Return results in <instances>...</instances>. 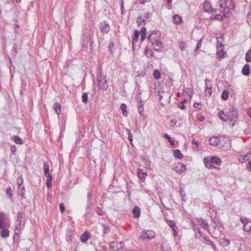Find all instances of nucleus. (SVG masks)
<instances>
[{"label": "nucleus", "instance_id": "1", "mask_svg": "<svg viewBox=\"0 0 251 251\" xmlns=\"http://www.w3.org/2000/svg\"><path fill=\"white\" fill-rule=\"evenodd\" d=\"M228 121L233 126L238 118V109L234 106L229 108V111L227 113Z\"/></svg>", "mask_w": 251, "mask_h": 251}, {"label": "nucleus", "instance_id": "2", "mask_svg": "<svg viewBox=\"0 0 251 251\" xmlns=\"http://www.w3.org/2000/svg\"><path fill=\"white\" fill-rule=\"evenodd\" d=\"M44 174L47 177L46 181L47 186L50 188L51 186L52 177L49 173V166L47 163H45L44 164Z\"/></svg>", "mask_w": 251, "mask_h": 251}, {"label": "nucleus", "instance_id": "3", "mask_svg": "<svg viewBox=\"0 0 251 251\" xmlns=\"http://www.w3.org/2000/svg\"><path fill=\"white\" fill-rule=\"evenodd\" d=\"M98 79L99 81L98 87L100 89L106 90L108 88V84L106 77L104 76L100 75H98Z\"/></svg>", "mask_w": 251, "mask_h": 251}, {"label": "nucleus", "instance_id": "4", "mask_svg": "<svg viewBox=\"0 0 251 251\" xmlns=\"http://www.w3.org/2000/svg\"><path fill=\"white\" fill-rule=\"evenodd\" d=\"M124 244L121 242H111V251H123Z\"/></svg>", "mask_w": 251, "mask_h": 251}, {"label": "nucleus", "instance_id": "5", "mask_svg": "<svg viewBox=\"0 0 251 251\" xmlns=\"http://www.w3.org/2000/svg\"><path fill=\"white\" fill-rule=\"evenodd\" d=\"M155 236V232L151 230H149L145 231L144 234L140 236V239L144 240L146 238L148 239H151L154 238Z\"/></svg>", "mask_w": 251, "mask_h": 251}, {"label": "nucleus", "instance_id": "6", "mask_svg": "<svg viewBox=\"0 0 251 251\" xmlns=\"http://www.w3.org/2000/svg\"><path fill=\"white\" fill-rule=\"evenodd\" d=\"M100 29L101 32L107 33L110 30V26L107 22L104 21L100 25Z\"/></svg>", "mask_w": 251, "mask_h": 251}, {"label": "nucleus", "instance_id": "7", "mask_svg": "<svg viewBox=\"0 0 251 251\" xmlns=\"http://www.w3.org/2000/svg\"><path fill=\"white\" fill-rule=\"evenodd\" d=\"M174 170L177 173L180 174L184 172L186 170L185 166L181 163H177L174 164Z\"/></svg>", "mask_w": 251, "mask_h": 251}, {"label": "nucleus", "instance_id": "8", "mask_svg": "<svg viewBox=\"0 0 251 251\" xmlns=\"http://www.w3.org/2000/svg\"><path fill=\"white\" fill-rule=\"evenodd\" d=\"M150 41L152 43L155 50H159L162 48V43L157 39L155 38L150 40Z\"/></svg>", "mask_w": 251, "mask_h": 251}, {"label": "nucleus", "instance_id": "9", "mask_svg": "<svg viewBox=\"0 0 251 251\" xmlns=\"http://www.w3.org/2000/svg\"><path fill=\"white\" fill-rule=\"evenodd\" d=\"M167 223L169 226L174 231V235L175 236H177V232L176 230L178 229L176 227L175 222L174 221L168 220H167Z\"/></svg>", "mask_w": 251, "mask_h": 251}, {"label": "nucleus", "instance_id": "10", "mask_svg": "<svg viewBox=\"0 0 251 251\" xmlns=\"http://www.w3.org/2000/svg\"><path fill=\"white\" fill-rule=\"evenodd\" d=\"M197 221L203 229L209 230L208 224L205 220L202 218H200L197 219Z\"/></svg>", "mask_w": 251, "mask_h": 251}, {"label": "nucleus", "instance_id": "11", "mask_svg": "<svg viewBox=\"0 0 251 251\" xmlns=\"http://www.w3.org/2000/svg\"><path fill=\"white\" fill-rule=\"evenodd\" d=\"M220 139L218 136H213L209 139V144L216 146L220 143Z\"/></svg>", "mask_w": 251, "mask_h": 251}, {"label": "nucleus", "instance_id": "12", "mask_svg": "<svg viewBox=\"0 0 251 251\" xmlns=\"http://www.w3.org/2000/svg\"><path fill=\"white\" fill-rule=\"evenodd\" d=\"M137 174L140 180L142 182H144L147 176L146 172L143 171L142 169H138L137 170Z\"/></svg>", "mask_w": 251, "mask_h": 251}, {"label": "nucleus", "instance_id": "13", "mask_svg": "<svg viewBox=\"0 0 251 251\" xmlns=\"http://www.w3.org/2000/svg\"><path fill=\"white\" fill-rule=\"evenodd\" d=\"M242 72L244 75H249L251 73L250 66L248 64H245L242 68Z\"/></svg>", "mask_w": 251, "mask_h": 251}, {"label": "nucleus", "instance_id": "14", "mask_svg": "<svg viewBox=\"0 0 251 251\" xmlns=\"http://www.w3.org/2000/svg\"><path fill=\"white\" fill-rule=\"evenodd\" d=\"M91 237L90 233L89 232L85 231L84 232L80 238L81 241L82 243H86V241Z\"/></svg>", "mask_w": 251, "mask_h": 251}, {"label": "nucleus", "instance_id": "15", "mask_svg": "<svg viewBox=\"0 0 251 251\" xmlns=\"http://www.w3.org/2000/svg\"><path fill=\"white\" fill-rule=\"evenodd\" d=\"M0 236L1 237L6 238L9 237V230L4 227L0 228Z\"/></svg>", "mask_w": 251, "mask_h": 251}, {"label": "nucleus", "instance_id": "16", "mask_svg": "<svg viewBox=\"0 0 251 251\" xmlns=\"http://www.w3.org/2000/svg\"><path fill=\"white\" fill-rule=\"evenodd\" d=\"M210 159L211 162L214 164L220 165L222 164V160L218 157L212 156Z\"/></svg>", "mask_w": 251, "mask_h": 251}, {"label": "nucleus", "instance_id": "17", "mask_svg": "<svg viewBox=\"0 0 251 251\" xmlns=\"http://www.w3.org/2000/svg\"><path fill=\"white\" fill-rule=\"evenodd\" d=\"M140 208L138 206H135L132 211L134 217L135 218H138L140 215Z\"/></svg>", "mask_w": 251, "mask_h": 251}, {"label": "nucleus", "instance_id": "18", "mask_svg": "<svg viewBox=\"0 0 251 251\" xmlns=\"http://www.w3.org/2000/svg\"><path fill=\"white\" fill-rule=\"evenodd\" d=\"M53 109L57 114L61 113V105L59 103L55 102L53 105Z\"/></svg>", "mask_w": 251, "mask_h": 251}, {"label": "nucleus", "instance_id": "19", "mask_svg": "<svg viewBox=\"0 0 251 251\" xmlns=\"http://www.w3.org/2000/svg\"><path fill=\"white\" fill-rule=\"evenodd\" d=\"M25 188L24 186H18V194L20 196H21L23 198H25Z\"/></svg>", "mask_w": 251, "mask_h": 251}, {"label": "nucleus", "instance_id": "20", "mask_svg": "<svg viewBox=\"0 0 251 251\" xmlns=\"http://www.w3.org/2000/svg\"><path fill=\"white\" fill-rule=\"evenodd\" d=\"M174 156L175 158L181 159L182 158L183 155L179 150H175L173 151Z\"/></svg>", "mask_w": 251, "mask_h": 251}, {"label": "nucleus", "instance_id": "21", "mask_svg": "<svg viewBox=\"0 0 251 251\" xmlns=\"http://www.w3.org/2000/svg\"><path fill=\"white\" fill-rule=\"evenodd\" d=\"M243 230L246 232H250L251 231V221H248L246 224L244 225Z\"/></svg>", "mask_w": 251, "mask_h": 251}, {"label": "nucleus", "instance_id": "22", "mask_svg": "<svg viewBox=\"0 0 251 251\" xmlns=\"http://www.w3.org/2000/svg\"><path fill=\"white\" fill-rule=\"evenodd\" d=\"M219 116L222 121L224 122L228 121L227 114H225L224 111H221L219 113Z\"/></svg>", "mask_w": 251, "mask_h": 251}, {"label": "nucleus", "instance_id": "23", "mask_svg": "<svg viewBox=\"0 0 251 251\" xmlns=\"http://www.w3.org/2000/svg\"><path fill=\"white\" fill-rule=\"evenodd\" d=\"M203 162L206 168L208 169H211L214 168L215 167L213 165V163L211 162V159L207 160L205 158L203 160Z\"/></svg>", "mask_w": 251, "mask_h": 251}, {"label": "nucleus", "instance_id": "24", "mask_svg": "<svg viewBox=\"0 0 251 251\" xmlns=\"http://www.w3.org/2000/svg\"><path fill=\"white\" fill-rule=\"evenodd\" d=\"M139 35H140V32L137 30H135L134 33V37H133V38L132 41V44H133V46H134V42L138 41Z\"/></svg>", "mask_w": 251, "mask_h": 251}, {"label": "nucleus", "instance_id": "25", "mask_svg": "<svg viewBox=\"0 0 251 251\" xmlns=\"http://www.w3.org/2000/svg\"><path fill=\"white\" fill-rule=\"evenodd\" d=\"M211 5L208 2H205L203 5V8L204 11L206 12H208V11H210V9H211Z\"/></svg>", "mask_w": 251, "mask_h": 251}, {"label": "nucleus", "instance_id": "26", "mask_svg": "<svg viewBox=\"0 0 251 251\" xmlns=\"http://www.w3.org/2000/svg\"><path fill=\"white\" fill-rule=\"evenodd\" d=\"M173 20L174 23L177 24H180L181 23L182 18L181 17L178 15H175L173 16Z\"/></svg>", "mask_w": 251, "mask_h": 251}, {"label": "nucleus", "instance_id": "27", "mask_svg": "<svg viewBox=\"0 0 251 251\" xmlns=\"http://www.w3.org/2000/svg\"><path fill=\"white\" fill-rule=\"evenodd\" d=\"M121 109L122 110L123 115L126 117L128 115V112L126 110V105L125 103H122L121 105Z\"/></svg>", "mask_w": 251, "mask_h": 251}, {"label": "nucleus", "instance_id": "28", "mask_svg": "<svg viewBox=\"0 0 251 251\" xmlns=\"http://www.w3.org/2000/svg\"><path fill=\"white\" fill-rule=\"evenodd\" d=\"M180 195L181 197L182 201H185L186 193L184 190V188L182 187L181 186H180Z\"/></svg>", "mask_w": 251, "mask_h": 251}, {"label": "nucleus", "instance_id": "29", "mask_svg": "<svg viewBox=\"0 0 251 251\" xmlns=\"http://www.w3.org/2000/svg\"><path fill=\"white\" fill-rule=\"evenodd\" d=\"M245 60L247 62H251V50H249L245 55Z\"/></svg>", "mask_w": 251, "mask_h": 251}, {"label": "nucleus", "instance_id": "30", "mask_svg": "<svg viewBox=\"0 0 251 251\" xmlns=\"http://www.w3.org/2000/svg\"><path fill=\"white\" fill-rule=\"evenodd\" d=\"M186 93L190 98H192L194 93V91L192 89L189 88H185L184 89L183 93Z\"/></svg>", "mask_w": 251, "mask_h": 251}, {"label": "nucleus", "instance_id": "31", "mask_svg": "<svg viewBox=\"0 0 251 251\" xmlns=\"http://www.w3.org/2000/svg\"><path fill=\"white\" fill-rule=\"evenodd\" d=\"M145 53L148 57H151L153 56V51L148 47H146L145 50Z\"/></svg>", "mask_w": 251, "mask_h": 251}, {"label": "nucleus", "instance_id": "32", "mask_svg": "<svg viewBox=\"0 0 251 251\" xmlns=\"http://www.w3.org/2000/svg\"><path fill=\"white\" fill-rule=\"evenodd\" d=\"M202 238L205 240V242H207L208 244L210 245L213 247L215 246L214 243L210 239L208 236H204L202 237Z\"/></svg>", "mask_w": 251, "mask_h": 251}, {"label": "nucleus", "instance_id": "33", "mask_svg": "<svg viewBox=\"0 0 251 251\" xmlns=\"http://www.w3.org/2000/svg\"><path fill=\"white\" fill-rule=\"evenodd\" d=\"M164 137L168 140V141L170 143V144L172 146L175 145V141L174 140H172L171 137L167 133H165L164 134Z\"/></svg>", "mask_w": 251, "mask_h": 251}, {"label": "nucleus", "instance_id": "34", "mask_svg": "<svg viewBox=\"0 0 251 251\" xmlns=\"http://www.w3.org/2000/svg\"><path fill=\"white\" fill-rule=\"evenodd\" d=\"M229 91L227 90H224L222 94V99L223 100H226L228 99Z\"/></svg>", "mask_w": 251, "mask_h": 251}, {"label": "nucleus", "instance_id": "35", "mask_svg": "<svg viewBox=\"0 0 251 251\" xmlns=\"http://www.w3.org/2000/svg\"><path fill=\"white\" fill-rule=\"evenodd\" d=\"M226 0H218V3L220 8H223L226 5Z\"/></svg>", "mask_w": 251, "mask_h": 251}, {"label": "nucleus", "instance_id": "36", "mask_svg": "<svg viewBox=\"0 0 251 251\" xmlns=\"http://www.w3.org/2000/svg\"><path fill=\"white\" fill-rule=\"evenodd\" d=\"M161 248L163 251H172V250L171 248L169 247L166 244L163 243L161 246Z\"/></svg>", "mask_w": 251, "mask_h": 251}, {"label": "nucleus", "instance_id": "37", "mask_svg": "<svg viewBox=\"0 0 251 251\" xmlns=\"http://www.w3.org/2000/svg\"><path fill=\"white\" fill-rule=\"evenodd\" d=\"M222 9H223V16L224 17H226V15L229 13L230 11V8L226 5L225 7H224Z\"/></svg>", "mask_w": 251, "mask_h": 251}, {"label": "nucleus", "instance_id": "38", "mask_svg": "<svg viewBox=\"0 0 251 251\" xmlns=\"http://www.w3.org/2000/svg\"><path fill=\"white\" fill-rule=\"evenodd\" d=\"M81 99H82V101L84 103H86L88 102V94L86 92L82 94Z\"/></svg>", "mask_w": 251, "mask_h": 251}, {"label": "nucleus", "instance_id": "39", "mask_svg": "<svg viewBox=\"0 0 251 251\" xmlns=\"http://www.w3.org/2000/svg\"><path fill=\"white\" fill-rule=\"evenodd\" d=\"M102 226L103 233L104 234H107L110 231L109 226L106 225L104 224H102Z\"/></svg>", "mask_w": 251, "mask_h": 251}, {"label": "nucleus", "instance_id": "40", "mask_svg": "<svg viewBox=\"0 0 251 251\" xmlns=\"http://www.w3.org/2000/svg\"><path fill=\"white\" fill-rule=\"evenodd\" d=\"M14 138V142L17 143V144H22L23 143V141H22V139L19 137L18 136H14L13 137Z\"/></svg>", "mask_w": 251, "mask_h": 251}, {"label": "nucleus", "instance_id": "41", "mask_svg": "<svg viewBox=\"0 0 251 251\" xmlns=\"http://www.w3.org/2000/svg\"><path fill=\"white\" fill-rule=\"evenodd\" d=\"M212 88L211 81L209 79H206L205 80V89Z\"/></svg>", "mask_w": 251, "mask_h": 251}, {"label": "nucleus", "instance_id": "42", "mask_svg": "<svg viewBox=\"0 0 251 251\" xmlns=\"http://www.w3.org/2000/svg\"><path fill=\"white\" fill-rule=\"evenodd\" d=\"M22 219L23 213L21 212L18 213L17 215V222L19 223V225H20V223H22Z\"/></svg>", "mask_w": 251, "mask_h": 251}, {"label": "nucleus", "instance_id": "43", "mask_svg": "<svg viewBox=\"0 0 251 251\" xmlns=\"http://www.w3.org/2000/svg\"><path fill=\"white\" fill-rule=\"evenodd\" d=\"M157 30L152 31L151 32V33L149 35V36L148 37V39L150 41V40H151L152 39L156 38L153 36L156 35V34H157Z\"/></svg>", "mask_w": 251, "mask_h": 251}, {"label": "nucleus", "instance_id": "44", "mask_svg": "<svg viewBox=\"0 0 251 251\" xmlns=\"http://www.w3.org/2000/svg\"><path fill=\"white\" fill-rule=\"evenodd\" d=\"M153 76L154 78L155 79H158L161 76V73L158 70H156L154 71L153 74Z\"/></svg>", "mask_w": 251, "mask_h": 251}, {"label": "nucleus", "instance_id": "45", "mask_svg": "<svg viewBox=\"0 0 251 251\" xmlns=\"http://www.w3.org/2000/svg\"><path fill=\"white\" fill-rule=\"evenodd\" d=\"M216 54L217 55L218 58H223L224 57V50H223V51H221L220 49L218 50L216 52Z\"/></svg>", "mask_w": 251, "mask_h": 251}, {"label": "nucleus", "instance_id": "46", "mask_svg": "<svg viewBox=\"0 0 251 251\" xmlns=\"http://www.w3.org/2000/svg\"><path fill=\"white\" fill-rule=\"evenodd\" d=\"M186 43L183 42H180L179 43V48L181 51H184L186 48Z\"/></svg>", "mask_w": 251, "mask_h": 251}, {"label": "nucleus", "instance_id": "47", "mask_svg": "<svg viewBox=\"0 0 251 251\" xmlns=\"http://www.w3.org/2000/svg\"><path fill=\"white\" fill-rule=\"evenodd\" d=\"M204 93L206 96L210 97L212 94V88L205 89Z\"/></svg>", "mask_w": 251, "mask_h": 251}, {"label": "nucleus", "instance_id": "48", "mask_svg": "<svg viewBox=\"0 0 251 251\" xmlns=\"http://www.w3.org/2000/svg\"><path fill=\"white\" fill-rule=\"evenodd\" d=\"M137 23H138V25H140L143 23L144 25H146V22L145 20H142L141 16H139L137 18Z\"/></svg>", "mask_w": 251, "mask_h": 251}, {"label": "nucleus", "instance_id": "49", "mask_svg": "<svg viewBox=\"0 0 251 251\" xmlns=\"http://www.w3.org/2000/svg\"><path fill=\"white\" fill-rule=\"evenodd\" d=\"M6 193L10 198H11L13 196L12 189L10 187L7 188L6 190Z\"/></svg>", "mask_w": 251, "mask_h": 251}, {"label": "nucleus", "instance_id": "50", "mask_svg": "<svg viewBox=\"0 0 251 251\" xmlns=\"http://www.w3.org/2000/svg\"><path fill=\"white\" fill-rule=\"evenodd\" d=\"M217 50L220 49L221 51H223V45L222 43L221 42H220L219 40H217Z\"/></svg>", "mask_w": 251, "mask_h": 251}, {"label": "nucleus", "instance_id": "51", "mask_svg": "<svg viewBox=\"0 0 251 251\" xmlns=\"http://www.w3.org/2000/svg\"><path fill=\"white\" fill-rule=\"evenodd\" d=\"M17 184L18 185V186H23V178L21 177H18L17 179Z\"/></svg>", "mask_w": 251, "mask_h": 251}, {"label": "nucleus", "instance_id": "52", "mask_svg": "<svg viewBox=\"0 0 251 251\" xmlns=\"http://www.w3.org/2000/svg\"><path fill=\"white\" fill-rule=\"evenodd\" d=\"M215 19H216V20H217L223 21V16L220 14H217L215 15Z\"/></svg>", "mask_w": 251, "mask_h": 251}, {"label": "nucleus", "instance_id": "53", "mask_svg": "<svg viewBox=\"0 0 251 251\" xmlns=\"http://www.w3.org/2000/svg\"><path fill=\"white\" fill-rule=\"evenodd\" d=\"M202 38H201L197 43V47L196 49V51L198 49H199L202 45Z\"/></svg>", "mask_w": 251, "mask_h": 251}, {"label": "nucleus", "instance_id": "54", "mask_svg": "<svg viewBox=\"0 0 251 251\" xmlns=\"http://www.w3.org/2000/svg\"><path fill=\"white\" fill-rule=\"evenodd\" d=\"M127 131H128V138L129 140L130 141V143H131V142L133 140L132 135V133H131V131L130 130L127 129Z\"/></svg>", "mask_w": 251, "mask_h": 251}, {"label": "nucleus", "instance_id": "55", "mask_svg": "<svg viewBox=\"0 0 251 251\" xmlns=\"http://www.w3.org/2000/svg\"><path fill=\"white\" fill-rule=\"evenodd\" d=\"M59 208H60V212L62 213H63L65 211V208L64 205L63 203H60L59 204Z\"/></svg>", "mask_w": 251, "mask_h": 251}, {"label": "nucleus", "instance_id": "56", "mask_svg": "<svg viewBox=\"0 0 251 251\" xmlns=\"http://www.w3.org/2000/svg\"><path fill=\"white\" fill-rule=\"evenodd\" d=\"M250 219H247L245 217H241L240 218V221H241V223L244 224V225H245V224H246V223H247L248 221H250Z\"/></svg>", "mask_w": 251, "mask_h": 251}, {"label": "nucleus", "instance_id": "57", "mask_svg": "<svg viewBox=\"0 0 251 251\" xmlns=\"http://www.w3.org/2000/svg\"><path fill=\"white\" fill-rule=\"evenodd\" d=\"M95 211L97 212V213L98 214H99V215H102V213H103L102 210L99 207H97Z\"/></svg>", "mask_w": 251, "mask_h": 251}, {"label": "nucleus", "instance_id": "58", "mask_svg": "<svg viewBox=\"0 0 251 251\" xmlns=\"http://www.w3.org/2000/svg\"><path fill=\"white\" fill-rule=\"evenodd\" d=\"M201 103H195L193 106L195 108H198L199 110L201 109Z\"/></svg>", "mask_w": 251, "mask_h": 251}, {"label": "nucleus", "instance_id": "59", "mask_svg": "<svg viewBox=\"0 0 251 251\" xmlns=\"http://www.w3.org/2000/svg\"><path fill=\"white\" fill-rule=\"evenodd\" d=\"M251 155V152H248L246 155L242 156V159L244 161H247L248 159H247V156Z\"/></svg>", "mask_w": 251, "mask_h": 251}, {"label": "nucleus", "instance_id": "60", "mask_svg": "<svg viewBox=\"0 0 251 251\" xmlns=\"http://www.w3.org/2000/svg\"><path fill=\"white\" fill-rule=\"evenodd\" d=\"M138 112L141 115H142V113L144 111V107L143 106H138Z\"/></svg>", "mask_w": 251, "mask_h": 251}, {"label": "nucleus", "instance_id": "61", "mask_svg": "<svg viewBox=\"0 0 251 251\" xmlns=\"http://www.w3.org/2000/svg\"><path fill=\"white\" fill-rule=\"evenodd\" d=\"M246 168L248 171L251 172V161H249L246 165Z\"/></svg>", "mask_w": 251, "mask_h": 251}, {"label": "nucleus", "instance_id": "62", "mask_svg": "<svg viewBox=\"0 0 251 251\" xmlns=\"http://www.w3.org/2000/svg\"><path fill=\"white\" fill-rule=\"evenodd\" d=\"M231 9L234 11L236 8V5L234 3L233 0H231Z\"/></svg>", "mask_w": 251, "mask_h": 251}, {"label": "nucleus", "instance_id": "63", "mask_svg": "<svg viewBox=\"0 0 251 251\" xmlns=\"http://www.w3.org/2000/svg\"><path fill=\"white\" fill-rule=\"evenodd\" d=\"M141 34H146V28L145 27H143L140 31Z\"/></svg>", "mask_w": 251, "mask_h": 251}, {"label": "nucleus", "instance_id": "64", "mask_svg": "<svg viewBox=\"0 0 251 251\" xmlns=\"http://www.w3.org/2000/svg\"><path fill=\"white\" fill-rule=\"evenodd\" d=\"M16 147L15 145H13L12 146H11V151L12 153H14L16 151Z\"/></svg>", "mask_w": 251, "mask_h": 251}]
</instances>
